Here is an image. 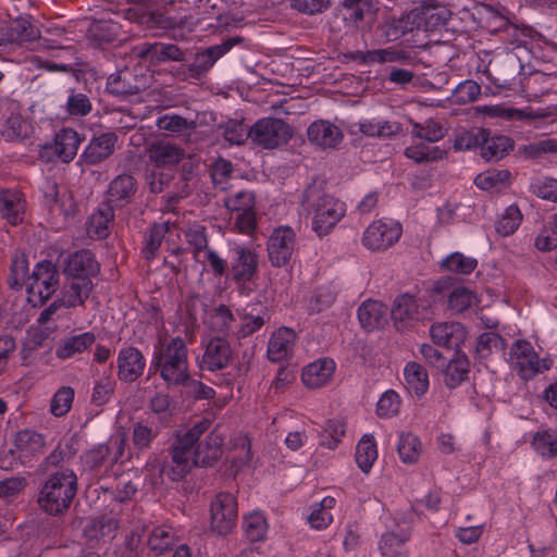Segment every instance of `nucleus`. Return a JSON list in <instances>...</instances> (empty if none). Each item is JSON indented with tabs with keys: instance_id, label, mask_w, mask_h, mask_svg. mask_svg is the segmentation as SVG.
I'll list each match as a JSON object with an SVG mask.
<instances>
[{
	"instance_id": "10",
	"label": "nucleus",
	"mask_w": 557,
	"mask_h": 557,
	"mask_svg": "<svg viewBox=\"0 0 557 557\" xmlns=\"http://www.w3.org/2000/svg\"><path fill=\"white\" fill-rule=\"evenodd\" d=\"M230 252L232 278L237 283L252 281L258 272L259 253L253 248L239 244H235Z\"/></svg>"
},
{
	"instance_id": "15",
	"label": "nucleus",
	"mask_w": 557,
	"mask_h": 557,
	"mask_svg": "<svg viewBox=\"0 0 557 557\" xmlns=\"http://www.w3.org/2000/svg\"><path fill=\"white\" fill-rule=\"evenodd\" d=\"M82 138L76 131L64 127L55 134L52 144L44 146L42 152L46 154L52 152L63 162H70L76 156Z\"/></svg>"
},
{
	"instance_id": "60",
	"label": "nucleus",
	"mask_w": 557,
	"mask_h": 557,
	"mask_svg": "<svg viewBox=\"0 0 557 557\" xmlns=\"http://www.w3.org/2000/svg\"><path fill=\"white\" fill-rule=\"evenodd\" d=\"M234 323L235 318L230 308L225 305L216 307L210 317V325L212 330L219 334H227Z\"/></svg>"
},
{
	"instance_id": "22",
	"label": "nucleus",
	"mask_w": 557,
	"mask_h": 557,
	"mask_svg": "<svg viewBox=\"0 0 557 557\" xmlns=\"http://www.w3.org/2000/svg\"><path fill=\"white\" fill-rule=\"evenodd\" d=\"M144 88L145 82L128 70L111 74L107 82V91L122 98L136 95Z\"/></svg>"
},
{
	"instance_id": "18",
	"label": "nucleus",
	"mask_w": 557,
	"mask_h": 557,
	"mask_svg": "<svg viewBox=\"0 0 557 557\" xmlns=\"http://www.w3.org/2000/svg\"><path fill=\"white\" fill-rule=\"evenodd\" d=\"M148 158L156 168L173 170L185 158V150L170 141L160 140L149 147Z\"/></svg>"
},
{
	"instance_id": "32",
	"label": "nucleus",
	"mask_w": 557,
	"mask_h": 557,
	"mask_svg": "<svg viewBox=\"0 0 557 557\" xmlns=\"http://www.w3.org/2000/svg\"><path fill=\"white\" fill-rule=\"evenodd\" d=\"M391 314L397 327L400 329L407 322L420 319L419 305L412 295H399L394 300Z\"/></svg>"
},
{
	"instance_id": "4",
	"label": "nucleus",
	"mask_w": 557,
	"mask_h": 557,
	"mask_svg": "<svg viewBox=\"0 0 557 557\" xmlns=\"http://www.w3.org/2000/svg\"><path fill=\"white\" fill-rule=\"evenodd\" d=\"M152 366L159 370L161 379L168 386L187 384L190 374L188 349L184 339L177 336L162 343L153 355Z\"/></svg>"
},
{
	"instance_id": "27",
	"label": "nucleus",
	"mask_w": 557,
	"mask_h": 557,
	"mask_svg": "<svg viewBox=\"0 0 557 557\" xmlns=\"http://www.w3.org/2000/svg\"><path fill=\"white\" fill-rule=\"evenodd\" d=\"M431 337L434 344L457 348L467 337V332L460 323H437L431 327Z\"/></svg>"
},
{
	"instance_id": "29",
	"label": "nucleus",
	"mask_w": 557,
	"mask_h": 557,
	"mask_svg": "<svg viewBox=\"0 0 557 557\" xmlns=\"http://www.w3.org/2000/svg\"><path fill=\"white\" fill-rule=\"evenodd\" d=\"M240 327L237 331L238 337H247L259 331L270 320L269 311L259 304L248 305L240 314Z\"/></svg>"
},
{
	"instance_id": "31",
	"label": "nucleus",
	"mask_w": 557,
	"mask_h": 557,
	"mask_svg": "<svg viewBox=\"0 0 557 557\" xmlns=\"http://www.w3.org/2000/svg\"><path fill=\"white\" fill-rule=\"evenodd\" d=\"M0 214L11 225H17L23 222L25 202L20 193L9 189L0 191Z\"/></svg>"
},
{
	"instance_id": "17",
	"label": "nucleus",
	"mask_w": 557,
	"mask_h": 557,
	"mask_svg": "<svg viewBox=\"0 0 557 557\" xmlns=\"http://www.w3.org/2000/svg\"><path fill=\"white\" fill-rule=\"evenodd\" d=\"M137 55L151 63H161L183 61L185 52L174 44L164 42H144L136 48Z\"/></svg>"
},
{
	"instance_id": "55",
	"label": "nucleus",
	"mask_w": 557,
	"mask_h": 557,
	"mask_svg": "<svg viewBox=\"0 0 557 557\" xmlns=\"http://www.w3.org/2000/svg\"><path fill=\"white\" fill-rule=\"evenodd\" d=\"M443 268L458 274H469L478 265L474 258L467 257L461 252H453L442 262Z\"/></svg>"
},
{
	"instance_id": "13",
	"label": "nucleus",
	"mask_w": 557,
	"mask_h": 557,
	"mask_svg": "<svg viewBox=\"0 0 557 557\" xmlns=\"http://www.w3.org/2000/svg\"><path fill=\"white\" fill-rule=\"evenodd\" d=\"M117 375L123 382L132 383L143 375L146 359L136 347H124L117 355Z\"/></svg>"
},
{
	"instance_id": "7",
	"label": "nucleus",
	"mask_w": 557,
	"mask_h": 557,
	"mask_svg": "<svg viewBox=\"0 0 557 557\" xmlns=\"http://www.w3.org/2000/svg\"><path fill=\"white\" fill-rule=\"evenodd\" d=\"M296 248V233L289 226H278L268 239L267 250L271 264L285 267L292 260Z\"/></svg>"
},
{
	"instance_id": "64",
	"label": "nucleus",
	"mask_w": 557,
	"mask_h": 557,
	"mask_svg": "<svg viewBox=\"0 0 557 557\" xmlns=\"http://www.w3.org/2000/svg\"><path fill=\"white\" fill-rule=\"evenodd\" d=\"M519 151L530 159H537L547 153H557V139L547 138L534 141L520 147Z\"/></svg>"
},
{
	"instance_id": "41",
	"label": "nucleus",
	"mask_w": 557,
	"mask_h": 557,
	"mask_svg": "<svg viewBox=\"0 0 557 557\" xmlns=\"http://www.w3.org/2000/svg\"><path fill=\"white\" fill-rule=\"evenodd\" d=\"M506 341L495 332L482 333L476 341V352L480 358H487L493 354H505Z\"/></svg>"
},
{
	"instance_id": "34",
	"label": "nucleus",
	"mask_w": 557,
	"mask_h": 557,
	"mask_svg": "<svg viewBox=\"0 0 557 557\" xmlns=\"http://www.w3.org/2000/svg\"><path fill=\"white\" fill-rule=\"evenodd\" d=\"M14 446L21 459L36 456L44 451L45 437L34 430L20 431L14 440Z\"/></svg>"
},
{
	"instance_id": "26",
	"label": "nucleus",
	"mask_w": 557,
	"mask_h": 557,
	"mask_svg": "<svg viewBox=\"0 0 557 557\" xmlns=\"http://www.w3.org/2000/svg\"><path fill=\"white\" fill-rule=\"evenodd\" d=\"M99 272V263L94 255L86 249L71 255L65 263L64 273L69 277H88Z\"/></svg>"
},
{
	"instance_id": "58",
	"label": "nucleus",
	"mask_w": 557,
	"mask_h": 557,
	"mask_svg": "<svg viewBox=\"0 0 557 557\" xmlns=\"http://www.w3.org/2000/svg\"><path fill=\"white\" fill-rule=\"evenodd\" d=\"M28 261L24 255L14 256L11 264L10 285L14 289H20L29 281Z\"/></svg>"
},
{
	"instance_id": "21",
	"label": "nucleus",
	"mask_w": 557,
	"mask_h": 557,
	"mask_svg": "<svg viewBox=\"0 0 557 557\" xmlns=\"http://www.w3.org/2000/svg\"><path fill=\"white\" fill-rule=\"evenodd\" d=\"M233 350L230 343L220 336L208 342L202 356V364L210 371H216L227 367L232 360Z\"/></svg>"
},
{
	"instance_id": "46",
	"label": "nucleus",
	"mask_w": 557,
	"mask_h": 557,
	"mask_svg": "<svg viewBox=\"0 0 557 557\" xmlns=\"http://www.w3.org/2000/svg\"><path fill=\"white\" fill-rule=\"evenodd\" d=\"M168 231L169 225L166 223L154 224L151 226L145 237V247L143 248V256L145 259L152 260L156 258Z\"/></svg>"
},
{
	"instance_id": "20",
	"label": "nucleus",
	"mask_w": 557,
	"mask_h": 557,
	"mask_svg": "<svg viewBox=\"0 0 557 557\" xmlns=\"http://www.w3.org/2000/svg\"><path fill=\"white\" fill-rule=\"evenodd\" d=\"M420 28L431 32L444 26L450 18V11L434 0H426L416 8Z\"/></svg>"
},
{
	"instance_id": "6",
	"label": "nucleus",
	"mask_w": 557,
	"mask_h": 557,
	"mask_svg": "<svg viewBox=\"0 0 557 557\" xmlns=\"http://www.w3.org/2000/svg\"><path fill=\"white\" fill-rule=\"evenodd\" d=\"M292 136V128L281 119L263 117L250 127L251 141L264 149L285 145Z\"/></svg>"
},
{
	"instance_id": "47",
	"label": "nucleus",
	"mask_w": 557,
	"mask_h": 557,
	"mask_svg": "<svg viewBox=\"0 0 557 557\" xmlns=\"http://www.w3.org/2000/svg\"><path fill=\"white\" fill-rule=\"evenodd\" d=\"M476 302V295L467 287H457L448 296V309L455 313H462Z\"/></svg>"
},
{
	"instance_id": "51",
	"label": "nucleus",
	"mask_w": 557,
	"mask_h": 557,
	"mask_svg": "<svg viewBox=\"0 0 557 557\" xmlns=\"http://www.w3.org/2000/svg\"><path fill=\"white\" fill-rule=\"evenodd\" d=\"M9 32L14 39V44H24L34 41L39 37L35 26L26 18H16L9 23Z\"/></svg>"
},
{
	"instance_id": "8",
	"label": "nucleus",
	"mask_w": 557,
	"mask_h": 557,
	"mask_svg": "<svg viewBox=\"0 0 557 557\" xmlns=\"http://www.w3.org/2000/svg\"><path fill=\"white\" fill-rule=\"evenodd\" d=\"M401 225L389 221L372 222L363 233L362 245L371 251H382L393 246L401 236Z\"/></svg>"
},
{
	"instance_id": "16",
	"label": "nucleus",
	"mask_w": 557,
	"mask_h": 557,
	"mask_svg": "<svg viewBox=\"0 0 557 557\" xmlns=\"http://www.w3.org/2000/svg\"><path fill=\"white\" fill-rule=\"evenodd\" d=\"M116 141L117 136L114 133H103L95 136L82 153V162L86 165L101 163L113 153Z\"/></svg>"
},
{
	"instance_id": "12",
	"label": "nucleus",
	"mask_w": 557,
	"mask_h": 557,
	"mask_svg": "<svg viewBox=\"0 0 557 557\" xmlns=\"http://www.w3.org/2000/svg\"><path fill=\"white\" fill-rule=\"evenodd\" d=\"M244 41L240 36L227 38L220 45L211 46L201 52H198L194 62L189 65V72L193 77H200L206 74L214 63L225 55L234 46Z\"/></svg>"
},
{
	"instance_id": "14",
	"label": "nucleus",
	"mask_w": 557,
	"mask_h": 557,
	"mask_svg": "<svg viewBox=\"0 0 557 557\" xmlns=\"http://www.w3.org/2000/svg\"><path fill=\"white\" fill-rule=\"evenodd\" d=\"M137 193V181L129 174L114 177L106 193V203L112 208H123L129 203Z\"/></svg>"
},
{
	"instance_id": "33",
	"label": "nucleus",
	"mask_w": 557,
	"mask_h": 557,
	"mask_svg": "<svg viewBox=\"0 0 557 557\" xmlns=\"http://www.w3.org/2000/svg\"><path fill=\"white\" fill-rule=\"evenodd\" d=\"M387 312V307L382 302L368 300L359 307L358 319L364 330L373 331L385 324Z\"/></svg>"
},
{
	"instance_id": "61",
	"label": "nucleus",
	"mask_w": 557,
	"mask_h": 557,
	"mask_svg": "<svg viewBox=\"0 0 557 557\" xmlns=\"http://www.w3.org/2000/svg\"><path fill=\"white\" fill-rule=\"evenodd\" d=\"M224 205L232 212H247L255 209L256 198L250 190H240L224 199Z\"/></svg>"
},
{
	"instance_id": "62",
	"label": "nucleus",
	"mask_w": 557,
	"mask_h": 557,
	"mask_svg": "<svg viewBox=\"0 0 557 557\" xmlns=\"http://www.w3.org/2000/svg\"><path fill=\"white\" fill-rule=\"evenodd\" d=\"M116 382L110 375L100 377L91 394V403L98 407L106 405L112 397Z\"/></svg>"
},
{
	"instance_id": "59",
	"label": "nucleus",
	"mask_w": 557,
	"mask_h": 557,
	"mask_svg": "<svg viewBox=\"0 0 557 557\" xmlns=\"http://www.w3.org/2000/svg\"><path fill=\"white\" fill-rule=\"evenodd\" d=\"M174 180V171L172 169L156 168L148 173L147 184L149 190L153 194H160L166 189Z\"/></svg>"
},
{
	"instance_id": "49",
	"label": "nucleus",
	"mask_w": 557,
	"mask_h": 557,
	"mask_svg": "<svg viewBox=\"0 0 557 557\" xmlns=\"http://www.w3.org/2000/svg\"><path fill=\"white\" fill-rule=\"evenodd\" d=\"M412 136L426 140L429 143H436L445 137V129L441 123L433 120H426L424 123L411 121Z\"/></svg>"
},
{
	"instance_id": "1",
	"label": "nucleus",
	"mask_w": 557,
	"mask_h": 557,
	"mask_svg": "<svg viewBox=\"0 0 557 557\" xmlns=\"http://www.w3.org/2000/svg\"><path fill=\"white\" fill-rule=\"evenodd\" d=\"M211 422L202 419L183 433H177L172 446V463L168 475L172 481L183 479L195 466H212L222 455L223 436L216 431L210 432L198 443L200 436L210 428Z\"/></svg>"
},
{
	"instance_id": "38",
	"label": "nucleus",
	"mask_w": 557,
	"mask_h": 557,
	"mask_svg": "<svg viewBox=\"0 0 557 557\" xmlns=\"http://www.w3.org/2000/svg\"><path fill=\"white\" fill-rule=\"evenodd\" d=\"M512 148L510 138L506 136H493L487 135L485 141L482 143L481 156L486 161H499L509 150Z\"/></svg>"
},
{
	"instance_id": "37",
	"label": "nucleus",
	"mask_w": 557,
	"mask_h": 557,
	"mask_svg": "<svg viewBox=\"0 0 557 557\" xmlns=\"http://www.w3.org/2000/svg\"><path fill=\"white\" fill-rule=\"evenodd\" d=\"M407 387L417 396H422L429 388L426 370L417 362H409L404 370Z\"/></svg>"
},
{
	"instance_id": "43",
	"label": "nucleus",
	"mask_w": 557,
	"mask_h": 557,
	"mask_svg": "<svg viewBox=\"0 0 557 557\" xmlns=\"http://www.w3.org/2000/svg\"><path fill=\"white\" fill-rule=\"evenodd\" d=\"M184 237L194 259L199 261L200 253L208 249L207 228L199 224L190 225L184 231Z\"/></svg>"
},
{
	"instance_id": "24",
	"label": "nucleus",
	"mask_w": 557,
	"mask_h": 557,
	"mask_svg": "<svg viewBox=\"0 0 557 557\" xmlns=\"http://www.w3.org/2000/svg\"><path fill=\"white\" fill-rule=\"evenodd\" d=\"M91 280L88 277H67L61 292L60 302L73 308L84 305L92 290Z\"/></svg>"
},
{
	"instance_id": "63",
	"label": "nucleus",
	"mask_w": 557,
	"mask_h": 557,
	"mask_svg": "<svg viewBox=\"0 0 557 557\" xmlns=\"http://www.w3.org/2000/svg\"><path fill=\"white\" fill-rule=\"evenodd\" d=\"M120 33V26L115 22L99 21L90 29V35L99 44L113 42Z\"/></svg>"
},
{
	"instance_id": "57",
	"label": "nucleus",
	"mask_w": 557,
	"mask_h": 557,
	"mask_svg": "<svg viewBox=\"0 0 557 557\" xmlns=\"http://www.w3.org/2000/svg\"><path fill=\"white\" fill-rule=\"evenodd\" d=\"M72 458V453L67 445H58L39 465L38 471L45 473H51L58 469H61V465L69 461Z\"/></svg>"
},
{
	"instance_id": "53",
	"label": "nucleus",
	"mask_w": 557,
	"mask_h": 557,
	"mask_svg": "<svg viewBox=\"0 0 557 557\" xmlns=\"http://www.w3.org/2000/svg\"><path fill=\"white\" fill-rule=\"evenodd\" d=\"M510 176L511 174L508 170H490L479 174L474 178V184L480 189L491 190L507 184Z\"/></svg>"
},
{
	"instance_id": "25",
	"label": "nucleus",
	"mask_w": 557,
	"mask_h": 557,
	"mask_svg": "<svg viewBox=\"0 0 557 557\" xmlns=\"http://www.w3.org/2000/svg\"><path fill=\"white\" fill-rule=\"evenodd\" d=\"M307 136L312 144L322 148H335L343 140L341 128L323 120L310 124Z\"/></svg>"
},
{
	"instance_id": "44",
	"label": "nucleus",
	"mask_w": 557,
	"mask_h": 557,
	"mask_svg": "<svg viewBox=\"0 0 557 557\" xmlns=\"http://www.w3.org/2000/svg\"><path fill=\"white\" fill-rule=\"evenodd\" d=\"M405 154L417 163L442 160L447 152L437 146H428L423 143L407 147Z\"/></svg>"
},
{
	"instance_id": "48",
	"label": "nucleus",
	"mask_w": 557,
	"mask_h": 557,
	"mask_svg": "<svg viewBox=\"0 0 557 557\" xmlns=\"http://www.w3.org/2000/svg\"><path fill=\"white\" fill-rule=\"evenodd\" d=\"M359 131L367 136L387 138L399 134L401 132V127L396 122L366 121L359 124Z\"/></svg>"
},
{
	"instance_id": "50",
	"label": "nucleus",
	"mask_w": 557,
	"mask_h": 557,
	"mask_svg": "<svg viewBox=\"0 0 557 557\" xmlns=\"http://www.w3.org/2000/svg\"><path fill=\"white\" fill-rule=\"evenodd\" d=\"M522 221V213L517 205H511L505 209L500 219L496 223V231L502 236L513 234Z\"/></svg>"
},
{
	"instance_id": "52",
	"label": "nucleus",
	"mask_w": 557,
	"mask_h": 557,
	"mask_svg": "<svg viewBox=\"0 0 557 557\" xmlns=\"http://www.w3.org/2000/svg\"><path fill=\"white\" fill-rule=\"evenodd\" d=\"M75 391L71 386L60 387L50 401V412L54 417L65 416L72 408Z\"/></svg>"
},
{
	"instance_id": "19",
	"label": "nucleus",
	"mask_w": 557,
	"mask_h": 557,
	"mask_svg": "<svg viewBox=\"0 0 557 557\" xmlns=\"http://www.w3.org/2000/svg\"><path fill=\"white\" fill-rule=\"evenodd\" d=\"M297 335L293 329L280 327L270 337L268 343V358L272 362H280L292 356Z\"/></svg>"
},
{
	"instance_id": "36",
	"label": "nucleus",
	"mask_w": 557,
	"mask_h": 557,
	"mask_svg": "<svg viewBox=\"0 0 557 557\" xmlns=\"http://www.w3.org/2000/svg\"><path fill=\"white\" fill-rule=\"evenodd\" d=\"M420 29L419 18L414 8L408 14L399 18L389 20L385 25V36L389 41H395L407 34Z\"/></svg>"
},
{
	"instance_id": "45",
	"label": "nucleus",
	"mask_w": 557,
	"mask_h": 557,
	"mask_svg": "<svg viewBox=\"0 0 557 557\" xmlns=\"http://www.w3.org/2000/svg\"><path fill=\"white\" fill-rule=\"evenodd\" d=\"M487 135H490V132L480 127L462 131L455 138L454 149L461 151L482 147V143L485 141Z\"/></svg>"
},
{
	"instance_id": "42",
	"label": "nucleus",
	"mask_w": 557,
	"mask_h": 557,
	"mask_svg": "<svg viewBox=\"0 0 557 557\" xmlns=\"http://www.w3.org/2000/svg\"><path fill=\"white\" fill-rule=\"evenodd\" d=\"M114 219V208L109 205L98 209L92 213L88 221V232L99 238H103L108 235V228L110 223Z\"/></svg>"
},
{
	"instance_id": "54",
	"label": "nucleus",
	"mask_w": 557,
	"mask_h": 557,
	"mask_svg": "<svg viewBox=\"0 0 557 557\" xmlns=\"http://www.w3.org/2000/svg\"><path fill=\"white\" fill-rule=\"evenodd\" d=\"M244 530L250 542L264 540L268 530L264 516L260 512H253L245 517Z\"/></svg>"
},
{
	"instance_id": "5",
	"label": "nucleus",
	"mask_w": 557,
	"mask_h": 557,
	"mask_svg": "<svg viewBox=\"0 0 557 557\" xmlns=\"http://www.w3.org/2000/svg\"><path fill=\"white\" fill-rule=\"evenodd\" d=\"M58 286L59 272L55 265L48 260L38 262L26 284L28 300L34 306L42 305L52 296Z\"/></svg>"
},
{
	"instance_id": "35",
	"label": "nucleus",
	"mask_w": 557,
	"mask_h": 557,
	"mask_svg": "<svg viewBox=\"0 0 557 557\" xmlns=\"http://www.w3.org/2000/svg\"><path fill=\"white\" fill-rule=\"evenodd\" d=\"M470 362L466 355L457 354L443 367L444 383L448 388H456L468 380Z\"/></svg>"
},
{
	"instance_id": "30",
	"label": "nucleus",
	"mask_w": 557,
	"mask_h": 557,
	"mask_svg": "<svg viewBox=\"0 0 557 557\" xmlns=\"http://www.w3.org/2000/svg\"><path fill=\"white\" fill-rule=\"evenodd\" d=\"M334 369L335 364L331 359L317 360L304 369L301 380L309 388H320L329 383Z\"/></svg>"
},
{
	"instance_id": "23",
	"label": "nucleus",
	"mask_w": 557,
	"mask_h": 557,
	"mask_svg": "<svg viewBox=\"0 0 557 557\" xmlns=\"http://www.w3.org/2000/svg\"><path fill=\"white\" fill-rule=\"evenodd\" d=\"M96 342V335L92 332H84L77 334H70L69 336L60 339L55 347V356L60 360L74 358L82 355Z\"/></svg>"
},
{
	"instance_id": "2",
	"label": "nucleus",
	"mask_w": 557,
	"mask_h": 557,
	"mask_svg": "<svg viewBox=\"0 0 557 557\" xmlns=\"http://www.w3.org/2000/svg\"><path fill=\"white\" fill-rule=\"evenodd\" d=\"M302 205L312 214V230L319 236L327 235L346 213L345 203L323 193L315 181L306 188Z\"/></svg>"
},
{
	"instance_id": "40",
	"label": "nucleus",
	"mask_w": 557,
	"mask_h": 557,
	"mask_svg": "<svg viewBox=\"0 0 557 557\" xmlns=\"http://www.w3.org/2000/svg\"><path fill=\"white\" fill-rule=\"evenodd\" d=\"M397 451L401 461L405 463L418 461L421 454V442L419 437L411 432L400 433Z\"/></svg>"
},
{
	"instance_id": "3",
	"label": "nucleus",
	"mask_w": 557,
	"mask_h": 557,
	"mask_svg": "<svg viewBox=\"0 0 557 557\" xmlns=\"http://www.w3.org/2000/svg\"><path fill=\"white\" fill-rule=\"evenodd\" d=\"M76 473L69 468L52 471L42 483L38 496L40 508L53 516L66 511L77 493Z\"/></svg>"
},
{
	"instance_id": "56",
	"label": "nucleus",
	"mask_w": 557,
	"mask_h": 557,
	"mask_svg": "<svg viewBox=\"0 0 557 557\" xmlns=\"http://www.w3.org/2000/svg\"><path fill=\"white\" fill-rule=\"evenodd\" d=\"M221 128L224 139L232 145H243L250 139V127L248 128L243 121L230 120Z\"/></svg>"
},
{
	"instance_id": "28",
	"label": "nucleus",
	"mask_w": 557,
	"mask_h": 557,
	"mask_svg": "<svg viewBox=\"0 0 557 557\" xmlns=\"http://www.w3.org/2000/svg\"><path fill=\"white\" fill-rule=\"evenodd\" d=\"M119 521L109 516H100L92 519L84 529V535L90 545L99 542H109L115 535Z\"/></svg>"
},
{
	"instance_id": "39",
	"label": "nucleus",
	"mask_w": 557,
	"mask_h": 557,
	"mask_svg": "<svg viewBox=\"0 0 557 557\" xmlns=\"http://www.w3.org/2000/svg\"><path fill=\"white\" fill-rule=\"evenodd\" d=\"M377 458L376 443L371 435H364L356 447V462L362 472L368 473Z\"/></svg>"
},
{
	"instance_id": "11",
	"label": "nucleus",
	"mask_w": 557,
	"mask_h": 557,
	"mask_svg": "<svg viewBox=\"0 0 557 557\" xmlns=\"http://www.w3.org/2000/svg\"><path fill=\"white\" fill-rule=\"evenodd\" d=\"M507 360L522 380H530L540 371L539 356L525 339H517L512 344Z\"/></svg>"
},
{
	"instance_id": "9",
	"label": "nucleus",
	"mask_w": 557,
	"mask_h": 557,
	"mask_svg": "<svg viewBox=\"0 0 557 557\" xmlns=\"http://www.w3.org/2000/svg\"><path fill=\"white\" fill-rule=\"evenodd\" d=\"M211 529L220 535L232 531L237 520V503L231 493H220L211 503Z\"/></svg>"
}]
</instances>
